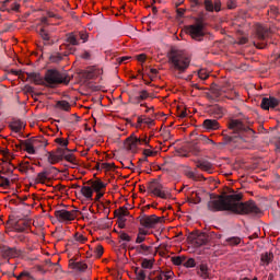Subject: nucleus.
<instances>
[{
    "label": "nucleus",
    "mask_w": 280,
    "mask_h": 280,
    "mask_svg": "<svg viewBox=\"0 0 280 280\" xmlns=\"http://www.w3.org/2000/svg\"><path fill=\"white\" fill-rule=\"evenodd\" d=\"M54 215L61 224H71L78 218V210L60 209L56 210Z\"/></svg>",
    "instance_id": "nucleus-7"
},
{
    "label": "nucleus",
    "mask_w": 280,
    "mask_h": 280,
    "mask_svg": "<svg viewBox=\"0 0 280 280\" xmlns=\"http://www.w3.org/2000/svg\"><path fill=\"white\" fill-rule=\"evenodd\" d=\"M259 237V234L254 233L248 236L249 242H247V250H250V248H255V242L254 240H257Z\"/></svg>",
    "instance_id": "nucleus-45"
},
{
    "label": "nucleus",
    "mask_w": 280,
    "mask_h": 280,
    "mask_svg": "<svg viewBox=\"0 0 280 280\" xmlns=\"http://www.w3.org/2000/svg\"><path fill=\"white\" fill-rule=\"evenodd\" d=\"M55 143H57V145H59V148H65V150L69 149V140L68 139L56 138Z\"/></svg>",
    "instance_id": "nucleus-41"
},
{
    "label": "nucleus",
    "mask_w": 280,
    "mask_h": 280,
    "mask_svg": "<svg viewBox=\"0 0 280 280\" xmlns=\"http://www.w3.org/2000/svg\"><path fill=\"white\" fill-rule=\"evenodd\" d=\"M113 167H115V164L113 163H101V170H106L107 172H109V170H113Z\"/></svg>",
    "instance_id": "nucleus-57"
},
{
    "label": "nucleus",
    "mask_w": 280,
    "mask_h": 280,
    "mask_svg": "<svg viewBox=\"0 0 280 280\" xmlns=\"http://www.w3.org/2000/svg\"><path fill=\"white\" fill-rule=\"evenodd\" d=\"M150 97V93L147 90H142L138 95L130 96L131 104H141L143 101Z\"/></svg>",
    "instance_id": "nucleus-18"
},
{
    "label": "nucleus",
    "mask_w": 280,
    "mask_h": 280,
    "mask_svg": "<svg viewBox=\"0 0 280 280\" xmlns=\"http://www.w3.org/2000/svg\"><path fill=\"white\" fill-rule=\"evenodd\" d=\"M242 198H244L242 192L221 195L218 199L208 202V209L213 212L231 211L232 213L244 215L246 213V203L241 202Z\"/></svg>",
    "instance_id": "nucleus-1"
},
{
    "label": "nucleus",
    "mask_w": 280,
    "mask_h": 280,
    "mask_svg": "<svg viewBox=\"0 0 280 280\" xmlns=\"http://www.w3.org/2000/svg\"><path fill=\"white\" fill-rule=\"evenodd\" d=\"M90 185L92 187V191L102 192L106 191V187L108 184L102 182V179H94L90 182Z\"/></svg>",
    "instance_id": "nucleus-19"
},
{
    "label": "nucleus",
    "mask_w": 280,
    "mask_h": 280,
    "mask_svg": "<svg viewBox=\"0 0 280 280\" xmlns=\"http://www.w3.org/2000/svg\"><path fill=\"white\" fill-rule=\"evenodd\" d=\"M19 170L24 174L30 172V162L21 163Z\"/></svg>",
    "instance_id": "nucleus-54"
},
{
    "label": "nucleus",
    "mask_w": 280,
    "mask_h": 280,
    "mask_svg": "<svg viewBox=\"0 0 280 280\" xmlns=\"http://www.w3.org/2000/svg\"><path fill=\"white\" fill-rule=\"evenodd\" d=\"M24 128L25 125H23L21 120H13L10 124V129L12 130V132H21V130H23Z\"/></svg>",
    "instance_id": "nucleus-31"
},
{
    "label": "nucleus",
    "mask_w": 280,
    "mask_h": 280,
    "mask_svg": "<svg viewBox=\"0 0 280 280\" xmlns=\"http://www.w3.org/2000/svg\"><path fill=\"white\" fill-rule=\"evenodd\" d=\"M139 145H150V139H148V136L139 138L137 136H130L124 142L125 150H128L129 152H137Z\"/></svg>",
    "instance_id": "nucleus-5"
},
{
    "label": "nucleus",
    "mask_w": 280,
    "mask_h": 280,
    "mask_svg": "<svg viewBox=\"0 0 280 280\" xmlns=\"http://www.w3.org/2000/svg\"><path fill=\"white\" fill-rule=\"evenodd\" d=\"M272 254L269 253H265L261 255L260 261L264 266H268V264H270V261H272Z\"/></svg>",
    "instance_id": "nucleus-42"
},
{
    "label": "nucleus",
    "mask_w": 280,
    "mask_h": 280,
    "mask_svg": "<svg viewBox=\"0 0 280 280\" xmlns=\"http://www.w3.org/2000/svg\"><path fill=\"white\" fill-rule=\"evenodd\" d=\"M159 222H161V218L156 217V214L144 215L140 219V224L144 229H154Z\"/></svg>",
    "instance_id": "nucleus-10"
},
{
    "label": "nucleus",
    "mask_w": 280,
    "mask_h": 280,
    "mask_svg": "<svg viewBox=\"0 0 280 280\" xmlns=\"http://www.w3.org/2000/svg\"><path fill=\"white\" fill-rule=\"evenodd\" d=\"M102 73H104V71L97 67L88 68L85 71V75L89 80H95V78H100Z\"/></svg>",
    "instance_id": "nucleus-21"
},
{
    "label": "nucleus",
    "mask_w": 280,
    "mask_h": 280,
    "mask_svg": "<svg viewBox=\"0 0 280 280\" xmlns=\"http://www.w3.org/2000/svg\"><path fill=\"white\" fill-rule=\"evenodd\" d=\"M3 8H7V10L10 12L11 10L13 12H19V9L21 8V4L16 2V0H4L3 1Z\"/></svg>",
    "instance_id": "nucleus-26"
},
{
    "label": "nucleus",
    "mask_w": 280,
    "mask_h": 280,
    "mask_svg": "<svg viewBox=\"0 0 280 280\" xmlns=\"http://www.w3.org/2000/svg\"><path fill=\"white\" fill-rule=\"evenodd\" d=\"M27 229H32V221L20 220L13 225V230L16 233H23L24 231H27Z\"/></svg>",
    "instance_id": "nucleus-16"
},
{
    "label": "nucleus",
    "mask_w": 280,
    "mask_h": 280,
    "mask_svg": "<svg viewBox=\"0 0 280 280\" xmlns=\"http://www.w3.org/2000/svg\"><path fill=\"white\" fill-rule=\"evenodd\" d=\"M81 194L86 200H93V188L92 186H82Z\"/></svg>",
    "instance_id": "nucleus-30"
},
{
    "label": "nucleus",
    "mask_w": 280,
    "mask_h": 280,
    "mask_svg": "<svg viewBox=\"0 0 280 280\" xmlns=\"http://www.w3.org/2000/svg\"><path fill=\"white\" fill-rule=\"evenodd\" d=\"M135 250L138 255H143L144 257H150V255H156L152 246L141 244L135 247Z\"/></svg>",
    "instance_id": "nucleus-15"
},
{
    "label": "nucleus",
    "mask_w": 280,
    "mask_h": 280,
    "mask_svg": "<svg viewBox=\"0 0 280 280\" xmlns=\"http://www.w3.org/2000/svg\"><path fill=\"white\" fill-rule=\"evenodd\" d=\"M155 261L156 260L154 258H143L141 262V268H143L144 270H152V268H154Z\"/></svg>",
    "instance_id": "nucleus-33"
},
{
    "label": "nucleus",
    "mask_w": 280,
    "mask_h": 280,
    "mask_svg": "<svg viewBox=\"0 0 280 280\" xmlns=\"http://www.w3.org/2000/svg\"><path fill=\"white\" fill-rule=\"evenodd\" d=\"M74 240H75V242H79V244H86V242H88L86 236H84V234H82L80 232H77L74 234Z\"/></svg>",
    "instance_id": "nucleus-46"
},
{
    "label": "nucleus",
    "mask_w": 280,
    "mask_h": 280,
    "mask_svg": "<svg viewBox=\"0 0 280 280\" xmlns=\"http://www.w3.org/2000/svg\"><path fill=\"white\" fill-rule=\"evenodd\" d=\"M0 187H2V189H9L10 187V179L0 176Z\"/></svg>",
    "instance_id": "nucleus-49"
},
{
    "label": "nucleus",
    "mask_w": 280,
    "mask_h": 280,
    "mask_svg": "<svg viewBox=\"0 0 280 280\" xmlns=\"http://www.w3.org/2000/svg\"><path fill=\"white\" fill-rule=\"evenodd\" d=\"M198 77L200 78V80H207L209 78V72H207L206 69H200L198 71Z\"/></svg>",
    "instance_id": "nucleus-55"
},
{
    "label": "nucleus",
    "mask_w": 280,
    "mask_h": 280,
    "mask_svg": "<svg viewBox=\"0 0 280 280\" xmlns=\"http://www.w3.org/2000/svg\"><path fill=\"white\" fill-rule=\"evenodd\" d=\"M148 191H150V194H152L156 198H162V200H167L172 198V192L165 189V187H163V184L156 180H153L149 184Z\"/></svg>",
    "instance_id": "nucleus-6"
},
{
    "label": "nucleus",
    "mask_w": 280,
    "mask_h": 280,
    "mask_svg": "<svg viewBox=\"0 0 280 280\" xmlns=\"http://www.w3.org/2000/svg\"><path fill=\"white\" fill-rule=\"evenodd\" d=\"M228 246H240L242 244V238L237 236H232L225 240Z\"/></svg>",
    "instance_id": "nucleus-38"
},
{
    "label": "nucleus",
    "mask_w": 280,
    "mask_h": 280,
    "mask_svg": "<svg viewBox=\"0 0 280 280\" xmlns=\"http://www.w3.org/2000/svg\"><path fill=\"white\" fill-rule=\"evenodd\" d=\"M254 33L257 36L258 40H260V43L254 42L255 47H257V49H266V45L268 44L264 40H266V37L270 35V31L268 30V27L256 24L254 26Z\"/></svg>",
    "instance_id": "nucleus-8"
},
{
    "label": "nucleus",
    "mask_w": 280,
    "mask_h": 280,
    "mask_svg": "<svg viewBox=\"0 0 280 280\" xmlns=\"http://www.w3.org/2000/svg\"><path fill=\"white\" fill-rule=\"evenodd\" d=\"M246 138L249 139L247 141V150H253V148L257 147V132L248 125L246 127Z\"/></svg>",
    "instance_id": "nucleus-13"
},
{
    "label": "nucleus",
    "mask_w": 280,
    "mask_h": 280,
    "mask_svg": "<svg viewBox=\"0 0 280 280\" xmlns=\"http://www.w3.org/2000/svg\"><path fill=\"white\" fill-rule=\"evenodd\" d=\"M47 160L50 165H56V163H60V161H62L60 155H58L56 152H48Z\"/></svg>",
    "instance_id": "nucleus-34"
},
{
    "label": "nucleus",
    "mask_w": 280,
    "mask_h": 280,
    "mask_svg": "<svg viewBox=\"0 0 280 280\" xmlns=\"http://www.w3.org/2000/svg\"><path fill=\"white\" fill-rule=\"evenodd\" d=\"M135 272H136V279L137 280H145L147 279V275H145V270H143V269H139V268H137L136 270H135Z\"/></svg>",
    "instance_id": "nucleus-47"
},
{
    "label": "nucleus",
    "mask_w": 280,
    "mask_h": 280,
    "mask_svg": "<svg viewBox=\"0 0 280 280\" xmlns=\"http://www.w3.org/2000/svg\"><path fill=\"white\" fill-rule=\"evenodd\" d=\"M184 268H196V259L189 258L184 262Z\"/></svg>",
    "instance_id": "nucleus-53"
},
{
    "label": "nucleus",
    "mask_w": 280,
    "mask_h": 280,
    "mask_svg": "<svg viewBox=\"0 0 280 280\" xmlns=\"http://www.w3.org/2000/svg\"><path fill=\"white\" fill-rule=\"evenodd\" d=\"M196 167L198 170H201V172H208V174H211V171L213 170V164L209 161H197Z\"/></svg>",
    "instance_id": "nucleus-25"
},
{
    "label": "nucleus",
    "mask_w": 280,
    "mask_h": 280,
    "mask_svg": "<svg viewBox=\"0 0 280 280\" xmlns=\"http://www.w3.org/2000/svg\"><path fill=\"white\" fill-rule=\"evenodd\" d=\"M78 158H75V154L72 152H66V155L63 156V161H67V163H71L72 161H75Z\"/></svg>",
    "instance_id": "nucleus-51"
},
{
    "label": "nucleus",
    "mask_w": 280,
    "mask_h": 280,
    "mask_svg": "<svg viewBox=\"0 0 280 280\" xmlns=\"http://www.w3.org/2000/svg\"><path fill=\"white\" fill-rule=\"evenodd\" d=\"M168 63L172 65L175 71H179V73H185V71L189 69L191 58L183 51H172L168 56Z\"/></svg>",
    "instance_id": "nucleus-3"
},
{
    "label": "nucleus",
    "mask_w": 280,
    "mask_h": 280,
    "mask_svg": "<svg viewBox=\"0 0 280 280\" xmlns=\"http://www.w3.org/2000/svg\"><path fill=\"white\" fill-rule=\"evenodd\" d=\"M246 213H250V215H259V213H261V209H259V207H257V205L255 203V201H253V199H249L246 202Z\"/></svg>",
    "instance_id": "nucleus-20"
},
{
    "label": "nucleus",
    "mask_w": 280,
    "mask_h": 280,
    "mask_svg": "<svg viewBox=\"0 0 280 280\" xmlns=\"http://www.w3.org/2000/svg\"><path fill=\"white\" fill-rule=\"evenodd\" d=\"M136 58L138 62H145V60L148 59V56L145 54H140Z\"/></svg>",
    "instance_id": "nucleus-63"
},
{
    "label": "nucleus",
    "mask_w": 280,
    "mask_h": 280,
    "mask_svg": "<svg viewBox=\"0 0 280 280\" xmlns=\"http://www.w3.org/2000/svg\"><path fill=\"white\" fill-rule=\"evenodd\" d=\"M27 78L31 82H33L37 85L45 84V78H43V75H40V73L30 72V73H27Z\"/></svg>",
    "instance_id": "nucleus-23"
},
{
    "label": "nucleus",
    "mask_w": 280,
    "mask_h": 280,
    "mask_svg": "<svg viewBox=\"0 0 280 280\" xmlns=\"http://www.w3.org/2000/svg\"><path fill=\"white\" fill-rule=\"evenodd\" d=\"M49 176V172L47 171H43L40 173L37 174L36 178H35V183L37 185H45L47 183V178Z\"/></svg>",
    "instance_id": "nucleus-29"
},
{
    "label": "nucleus",
    "mask_w": 280,
    "mask_h": 280,
    "mask_svg": "<svg viewBox=\"0 0 280 280\" xmlns=\"http://www.w3.org/2000/svg\"><path fill=\"white\" fill-rule=\"evenodd\" d=\"M44 80L47 84H69L71 82L67 72H60L56 69L47 70Z\"/></svg>",
    "instance_id": "nucleus-4"
},
{
    "label": "nucleus",
    "mask_w": 280,
    "mask_h": 280,
    "mask_svg": "<svg viewBox=\"0 0 280 280\" xmlns=\"http://www.w3.org/2000/svg\"><path fill=\"white\" fill-rule=\"evenodd\" d=\"M68 167H71V170H78L80 167V162L77 160H72V162H69Z\"/></svg>",
    "instance_id": "nucleus-59"
},
{
    "label": "nucleus",
    "mask_w": 280,
    "mask_h": 280,
    "mask_svg": "<svg viewBox=\"0 0 280 280\" xmlns=\"http://www.w3.org/2000/svg\"><path fill=\"white\" fill-rule=\"evenodd\" d=\"M186 32L194 40H202L205 36V25H202V23L188 25Z\"/></svg>",
    "instance_id": "nucleus-9"
},
{
    "label": "nucleus",
    "mask_w": 280,
    "mask_h": 280,
    "mask_svg": "<svg viewBox=\"0 0 280 280\" xmlns=\"http://www.w3.org/2000/svg\"><path fill=\"white\" fill-rule=\"evenodd\" d=\"M79 38L83 40V43H86V40H89V33L84 31L79 32Z\"/></svg>",
    "instance_id": "nucleus-61"
},
{
    "label": "nucleus",
    "mask_w": 280,
    "mask_h": 280,
    "mask_svg": "<svg viewBox=\"0 0 280 280\" xmlns=\"http://www.w3.org/2000/svg\"><path fill=\"white\" fill-rule=\"evenodd\" d=\"M50 62H62L63 56L60 52H54L49 56Z\"/></svg>",
    "instance_id": "nucleus-44"
},
{
    "label": "nucleus",
    "mask_w": 280,
    "mask_h": 280,
    "mask_svg": "<svg viewBox=\"0 0 280 280\" xmlns=\"http://www.w3.org/2000/svg\"><path fill=\"white\" fill-rule=\"evenodd\" d=\"M162 277H164L165 280H170L172 279V277H174V272L172 271L162 272Z\"/></svg>",
    "instance_id": "nucleus-64"
},
{
    "label": "nucleus",
    "mask_w": 280,
    "mask_h": 280,
    "mask_svg": "<svg viewBox=\"0 0 280 280\" xmlns=\"http://www.w3.org/2000/svg\"><path fill=\"white\" fill-rule=\"evenodd\" d=\"M37 141V139L24 140L16 144L15 148L18 150H24V152H27V154H36V149H34V145H36Z\"/></svg>",
    "instance_id": "nucleus-11"
},
{
    "label": "nucleus",
    "mask_w": 280,
    "mask_h": 280,
    "mask_svg": "<svg viewBox=\"0 0 280 280\" xmlns=\"http://www.w3.org/2000/svg\"><path fill=\"white\" fill-rule=\"evenodd\" d=\"M142 242H145V236L141 235V234H137L136 237V244H142Z\"/></svg>",
    "instance_id": "nucleus-62"
},
{
    "label": "nucleus",
    "mask_w": 280,
    "mask_h": 280,
    "mask_svg": "<svg viewBox=\"0 0 280 280\" xmlns=\"http://www.w3.org/2000/svg\"><path fill=\"white\" fill-rule=\"evenodd\" d=\"M115 215L118 218V220H124V218L128 215V209L119 208L118 210H115Z\"/></svg>",
    "instance_id": "nucleus-43"
},
{
    "label": "nucleus",
    "mask_w": 280,
    "mask_h": 280,
    "mask_svg": "<svg viewBox=\"0 0 280 280\" xmlns=\"http://www.w3.org/2000/svg\"><path fill=\"white\" fill-rule=\"evenodd\" d=\"M210 113L211 115H214L217 119H222V117H224V107L220 105H212L210 107Z\"/></svg>",
    "instance_id": "nucleus-27"
},
{
    "label": "nucleus",
    "mask_w": 280,
    "mask_h": 280,
    "mask_svg": "<svg viewBox=\"0 0 280 280\" xmlns=\"http://www.w3.org/2000/svg\"><path fill=\"white\" fill-rule=\"evenodd\" d=\"M66 43L73 46L80 45V42L78 40V36L75 35V33H68L66 35Z\"/></svg>",
    "instance_id": "nucleus-35"
},
{
    "label": "nucleus",
    "mask_w": 280,
    "mask_h": 280,
    "mask_svg": "<svg viewBox=\"0 0 280 280\" xmlns=\"http://www.w3.org/2000/svg\"><path fill=\"white\" fill-rule=\"evenodd\" d=\"M95 255L96 257H102V255H104V246L97 245L95 248Z\"/></svg>",
    "instance_id": "nucleus-60"
},
{
    "label": "nucleus",
    "mask_w": 280,
    "mask_h": 280,
    "mask_svg": "<svg viewBox=\"0 0 280 280\" xmlns=\"http://www.w3.org/2000/svg\"><path fill=\"white\" fill-rule=\"evenodd\" d=\"M39 36L43 38V40H49V33H47L45 28L39 30Z\"/></svg>",
    "instance_id": "nucleus-58"
},
{
    "label": "nucleus",
    "mask_w": 280,
    "mask_h": 280,
    "mask_svg": "<svg viewBox=\"0 0 280 280\" xmlns=\"http://www.w3.org/2000/svg\"><path fill=\"white\" fill-rule=\"evenodd\" d=\"M4 257L16 258L21 256V250L15 247H2Z\"/></svg>",
    "instance_id": "nucleus-22"
},
{
    "label": "nucleus",
    "mask_w": 280,
    "mask_h": 280,
    "mask_svg": "<svg viewBox=\"0 0 280 280\" xmlns=\"http://www.w3.org/2000/svg\"><path fill=\"white\" fill-rule=\"evenodd\" d=\"M205 8L207 12H213V2L211 0H205Z\"/></svg>",
    "instance_id": "nucleus-56"
},
{
    "label": "nucleus",
    "mask_w": 280,
    "mask_h": 280,
    "mask_svg": "<svg viewBox=\"0 0 280 280\" xmlns=\"http://www.w3.org/2000/svg\"><path fill=\"white\" fill-rule=\"evenodd\" d=\"M118 237L122 241V242H132V237H130L128 235V233L120 231L118 234Z\"/></svg>",
    "instance_id": "nucleus-50"
},
{
    "label": "nucleus",
    "mask_w": 280,
    "mask_h": 280,
    "mask_svg": "<svg viewBox=\"0 0 280 280\" xmlns=\"http://www.w3.org/2000/svg\"><path fill=\"white\" fill-rule=\"evenodd\" d=\"M221 135L223 137L222 145H232L238 150H243L246 145V125L241 119H230L228 129L223 130Z\"/></svg>",
    "instance_id": "nucleus-2"
},
{
    "label": "nucleus",
    "mask_w": 280,
    "mask_h": 280,
    "mask_svg": "<svg viewBox=\"0 0 280 280\" xmlns=\"http://www.w3.org/2000/svg\"><path fill=\"white\" fill-rule=\"evenodd\" d=\"M188 115H189V114H187V108H180V107L177 108L176 116H177L179 119H185L186 117H188Z\"/></svg>",
    "instance_id": "nucleus-48"
},
{
    "label": "nucleus",
    "mask_w": 280,
    "mask_h": 280,
    "mask_svg": "<svg viewBox=\"0 0 280 280\" xmlns=\"http://www.w3.org/2000/svg\"><path fill=\"white\" fill-rule=\"evenodd\" d=\"M184 175L187 178H189L190 180H195L196 183H200L202 180H206L203 174H198V173L191 171L190 166H186V168L184 170Z\"/></svg>",
    "instance_id": "nucleus-14"
},
{
    "label": "nucleus",
    "mask_w": 280,
    "mask_h": 280,
    "mask_svg": "<svg viewBox=\"0 0 280 280\" xmlns=\"http://www.w3.org/2000/svg\"><path fill=\"white\" fill-rule=\"evenodd\" d=\"M141 124H145L147 126H154V119L142 115L137 119V128H141Z\"/></svg>",
    "instance_id": "nucleus-28"
},
{
    "label": "nucleus",
    "mask_w": 280,
    "mask_h": 280,
    "mask_svg": "<svg viewBox=\"0 0 280 280\" xmlns=\"http://www.w3.org/2000/svg\"><path fill=\"white\" fill-rule=\"evenodd\" d=\"M183 261H185V258L180 256L172 257V264H174V266H182Z\"/></svg>",
    "instance_id": "nucleus-52"
},
{
    "label": "nucleus",
    "mask_w": 280,
    "mask_h": 280,
    "mask_svg": "<svg viewBox=\"0 0 280 280\" xmlns=\"http://www.w3.org/2000/svg\"><path fill=\"white\" fill-rule=\"evenodd\" d=\"M279 104H280V101L278 98L270 96V97H264L261 100L260 106L264 110H275V108H277Z\"/></svg>",
    "instance_id": "nucleus-12"
},
{
    "label": "nucleus",
    "mask_w": 280,
    "mask_h": 280,
    "mask_svg": "<svg viewBox=\"0 0 280 280\" xmlns=\"http://www.w3.org/2000/svg\"><path fill=\"white\" fill-rule=\"evenodd\" d=\"M72 268L79 270V272H84L89 268V265L84 261H78L72 264Z\"/></svg>",
    "instance_id": "nucleus-37"
},
{
    "label": "nucleus",
    "mask_w": 280,
    "mask_h": 280,
    "mask_svg": "<svg viewBox=\"0 0 280 280\" xmlns=\"http://www.w3.org/2000/svg\"><path fill=\"white\" fill-rule=\"evenodd\" d=\"M188 240H190V242H192L194 246H196V248H200V246H205V244H207V235L205 234H199V235H194L191 234Z\"/></svg>",
    "instance_id": "nucleus-17"
},
{
    "label": "nucleus",
    "mask_w": 280,
    "mask_h": 280,
    "mask_svg": "<svg viewBox=\"0 0 280 280\" xmlns=\"http://www.w3.org/2000/svg\"><path fill=\"white\" fill-rule=\"evenodd\" d=\"M56 108L59 110H65L66 113H69L71 110V103L67 101H58L56 103Z\"/></svg>",
    "instance_id": "nucleus-32"
},
{
    "label": "nucleus",
    "mask_w": 280,
    "mask_h": 280,
    "mask_svg": "<svg viewBox=\"0 0 280 280\" xmlns=\"http://www.w3.org/2000/svg\"><path fill=\"white\" fill-rule=\"evenodd\" d=\"M148 280H163V271L153 270L148 275Z\"/></svg>",
    "instance_id": "nucleus-36"
},
{
    "label": "nucleus",
    "mask_w": 280,
    "mask_h": 280,
    "mask_svg": "<svg viewBox=\"0 0 280 280\" xmlns=\"http://www.w3.org/2000/svg\"><path fill=\"white\" fill-rule=\"evenodd\" d=\"M202 126L206 130H220V122L215 119H206Z\"/></svg>",
    "instance_id": "nucleus-24"
},
{
    "label": "nucleus",
    "mask_w": 280,
    "mask_h": 280,
    "mask_svg": "<svg viewBox=\"0 0 280 280\" xmlns=\"http://www.w3.org/2000/svg\"><path fill=\"white\" fill-rule=\"evenodd\" d=\"M199 270H200V277L201 279H209V267L205 264H201L199 266Z\"/></svg>",
    "instance_id": "nucleus-40"
},
{
    "label": "nucleus",
    "mask_w": 280,
    "mask_h": 280,
    "mask_svg": "<svg viewBox=\"0 0 280 280\" xmlns=\"http://www.w3.org/2000/svg\"><path fill=\"white\" fill-rule=\"evenodd\" d=\"M67 152H75V150H70V149H65V148H60L58 147L57 150L55 151V153L60 156V159L62 161H65V155L67 154Z\"/></svg>",
    "instance_id": "nucleus-39"
}]
</instances>
